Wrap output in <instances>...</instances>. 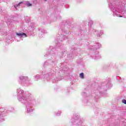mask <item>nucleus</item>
Here are the masks:
<instances>
[{
	"instance_id": "nucleus-1",
	"label": "nucleus",
	"mask_w": 126,
	"mask_h": 126,
	"mask_svg": "<svg viewBox=\"0 0 126 126\" xmlns=\"http://www.w3.org/2000/svg\"><path fill=\"white\" fill-rule=\"evenodd\" d=\"M16 34L17 35V36H21L22 37L23 36H24L25 37H27V35L25 33H17Z\"/></svg>"
},
{
	"instance_id": "nucleus-2",
	"label": "nucleus",
	"mask_w": 126,
	"mask_h": 126,
	"mask_svg": "<svg viewBox=\"0 0 126 126\" xmlns=\"http://www.w3.org/2000/svg\"><path fill=\"white\" fill-rule=\"evenodd\" d=\"M21 3H23V1H21L17 5H15L14 7L15 8H17V7H18V6H20V4H21Z\"/></svg>"
},
{
	"instance_id": "nucleus-3",
	"label": "nucleus",
	"mask_w": 126,
	"mask_h": 126,
	"mask_svg": "<svg viewBox=\"0 0 126 126\" xmlns=\"http://www.w3.org/2000/svg\"><path fill=\"white\" fill-rule=\"evenodd\" d=\"M80 77H81V78H84V74H83V73H80Z\"/></svg>"
},
{
	"instance_id": "nucleus-4",
	"label": "nucleus",
	"mask_w": 126,
	"mask_h": 126,
	"mask_svg": "<svg viewBox=\"0 0 126 126\" xmlns=\"http://www.w3.org/2000/svg\"><path fill=\"white\" fill-rule=\"evenodd\" d=\"M27 6H32V4H31L30 3H27Z\"/></svg>"
},
{
	"instance_id": "nucleus-5",
	"label": "nucleus",
	"mask_w": 126,
	"mask_h": 126,
	"mask_svg": "<svg viewBox=\"0 0 126 126\" xmlns=\"http://www.w3.org/2000/svg\"><path fill=\"white\" fill-rule=\"evenodd\" d=\"M122 102L124 103V104H126V99H123L122 100Z\"/></svg>"
},
{
	"instance_id": "nucleus-6",
	"label": "nucleus",
	"mask_w": 126,
	"mask_h": 126,
	"mask_svg": "<svg viewBox=\"0 0 126 126\" xmlns=\"http://www.w3.org/2000/svg\"><path fill=\"white\" fill-rule=\"evenodd\" d=\"M23 78H24V77L23 76L20 77V79H23Z\"/></svg>"
},
{
	"instance_id": "nucleus-7",
	"label": "nucleus",
	"mask_w": 126,
	"mask_h": 126,
	"mask_svg": "<svg viewBox=\"0 0 126 126\" xmlns=\"http://www.w3.org/2000/svg\"><path fill=\"white\" fill-rule=\"evenodd\" d=\"M119 17H123V16H122V15H119Z\"/></svg>"
}]
</instances>
